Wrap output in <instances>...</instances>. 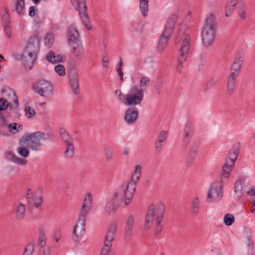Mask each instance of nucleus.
<instances>
[{
	"instance_id": "f257e3e1",
	"label": "nucleus",
	"mask_w": 255,
	"mask_h": 255,
	"mask_svg": "<svg viewBox=\"0 0 255 255\" xmlns=\"http://www.w3.org/2000/svg\"><path fill=\"white\" fill-rule=\"evenodd\" d=\"M141 171V166L139 165H136L128 183L123 184L119 191L114 194L111 201L107 203L106 210L109 213L114 212L117 210L119 207L120 201L123 200L124 197L126 205H128L130 203L135 192L136 183L140 177Z\"/></svg>"
},
{
	"instance_id": "f8f14e48",
	"label": "nucleus",
	"mask_w": 255,
	"mask_h": 255,
	"mask_svg": "<svg viewBox=\"0 0 255 255\" xmlns=\"http://www.w3.org/2000/svg\"><path fill=\"white\" fill-rule=\"evenodd\" d=\"M71 2L75 9L79 11V14L85 27L89 30L91 29L86 0H71Z\"/></svg>"
},
{
	"instance_id": "603ef678",
	"label": "nucleus",
	"mask_w": 255,
	"mask_h": 255,
	"mask_svg": "<svg viewBox=\"0 0 255 255\" xmlns=\"http://www.w3.org/2000/svg\"><path fill=\"white\" fill-rule=\"evenodd\" d=\"M196 157V153H194L193 154V153H190V152H188V157H187V159H186L187 163L189 165H190L193 162V161H194Z\"/></svg>"
},
{
	"instance_id": "338daca9",
	"label": "nucleus",
	"mask_w": 255,
	"mask_h": 255,
	"mask_svg": "<svg viewBox=\"0 0 255 255\" xmlns=\"http://www.w3.org/2000/svg\"><path fill=\"white\" fill-rule=\"evenodd\" d=\"M247 193L250 196L255 195V188H253L248 191Z\"/></svg>"
},
{
	"instance_id": "f03ea898",
	"label": "nucleus",
	"mask_w": 255,
	"mask_h": 255,
	"mask_svg": "<svg viewBox=\"0 0 255 255\" xmlns=\"http://www.w3.org/2000/svg\"><path fill=\"white\" fill-rule=\"evenodd\" d=\"M49 139L54 141L55 136L52 131L45 133L40 131H35L31 133H25L19 139V144L23 145L28 142V148L33 151H40L42 150L43 143L41 140Z\"/></svg>"
},
{
	"instance_id": "09e8293b",
	"label": "nucleus",
	"mask_w": 255,
	"mask_h": 255,
	"mask_svg": "<svg viewBox=\"0 0 255 255\" xmlns=\"http://www.w3.org/2000/svg\"><path fill=\"white\" fill-rule=\"evenodd\" d=\"M45 58L49 62L53 64V60H55V53L52 51H49L46 54Z\"/></svg>"
},
{
	"instance_id": "c9c22d12",
	"label": "nucleus",
	"mask_w": 255,
	"mask_h": 255,
	"mask_svg": "<svg viewBox=\"0 0 255 255\" xmlns=\"http://www.w3.org/2000/svg\"><path fill=\"white\" fill-rule=\"evenodd\" d=\"M246 7V6L245 4L240 3L237 8L238 13L242 19H245L247 16Z\"/></svg>"
},
{
	"instance_id": "de8ad7c7",
	"label": "nucleus",
	"mask_w": 255,
	"mask_h": 255,
	"mask_svg": "<svg viewBox=\"0 0 255 255\" xmlns=\"http://www.w3.org/2000/svg\"><path fill=\"white\" fill-rule=\"evenodd\" d=\"M219 81L218 78L216 77H212L211 79L208 81L207 84L206 90H207L208 89L213 87L215 85H216Z\"/></svg>"
},
{
	"instance_id": "e433bc0d",
	"label": "nucleus",
	"mask_w": 255,
	"mask_h": 255,
	"mask_svg": "<svg viewBox=\"0 0 255 255\" xmlns=\"http://www.w3.org/2000/svg\"><path fill=\"white\" fill-rule=\"evenodd\" d=\"M34 251V245L33 243H29L25 247L22 255H33Z\"/></svg>"
},
{
	"instance_id": "bb28decb",
	"label": "nucleus",
	"mask_w": 255,
	"mask_h": 255,
	"mask_svg": "<svg viewBox=\"0 0 255 255\" xmlns=\"http://www.w3.org/2000/svg\"><path fill=\"white\" fill-rule=\"evenodd\" d=\"M165 209V208L163 203H159L157 205L155 214V221L161 223L164 214Z\"/></svg>"
},
{
	"instance_id": "20e7f679",
	"label": "nucleus",
	"mask_w": 255,
	"mask_h": 255,
	"mask_svg": "<svg viewBox=\"0 0 255 255\" xmlns=\"http://www.w3.org/2000/svg\"><path fill=\"white\" fill-rule=\"evenodd\" d=\"M181 40L182 41L177 57V70L179 72L181 71L183 68V63L186 61L189 54L191 45L190 35L179 31L176 36V43H177Z\"/></svg>"
},
{
	"instance_id": "c756f323",
	"label": "nucleus",
	"mask_w": 255,
	"mask_h": 255,
	"mask_svg": "<svg viewBox=\"0 0 255 255\" xmlns=\"http://www.w3.org/2000/svg\"><path fill=\"white\" fill-rule=\"evenodd\" d=\"M66 145V149L64 152V157L68 158H72L73 157L75 147L73 142L65 144Z\"/></svg>"
},
{
	"instance_id": "69168bd1",
	"label": "nucleus",
	"mask_w": 255,
	"mask_h": 255,
	"mask_svg": "<svg viewBox=\"0 0 255 255\" xmlns=\"http://www.w3.org/2000/svg\"><path fill=\"white\" fill-rule=\"evenodd\" d=\"M122 66H123L122 59L121 58H120V62L118 64V67L117 68V71L118 73H121L123 72L122 69Z\"/></svg>"
},
{
	"instance_id": "f3484780",
	"label": "nucleus",
	"mask_w": 255,
	"mask_h": 255,
	"mask_svg": "<svg viewBox=\"0 0 255 255\" xmlns=\"http://www.w3.org/2000/svg\"><path fill=\"white\" fill-rule=\"evenodd\" d=\"M168 136L167 132L164 130L161 131L155 141V154H159L162 150L163 146L166 143Z\"/></svg>"
},
{
	"instance_id": "a878e982",
	"label": "nucleus",
	"mask_w": 255,
	"mask_h": 255,
	"mask_svg": "<svg viewBox=\"0 0 255 255\" xmlns=\"http://www.w3.org/2000/svg\"><path fill=\"white\" fill-rule=\"evenodd\" d=\"M239 0H229L225 7V16H230L234 11Z\"/></svg>"
},
{
	"instance_id": "b1692460",
	"label": "nucleus",
	"mask_w": 255,
	"mask_h": 255,
	"mask_svg": "<svg viewBox=\"0 0 255 255\" xmlns=\"http://www.w3.org/2000/svg\"><path fill=\"white\" fill-rule=\"evenodd\" d=\"M70 46L72 47V53L77 58L81 59L84 52L82 43L75 44Z\"/></svg>"
},
{
	"instance_id": "13d9d810",
	"label": "nucleus",
	"mask_w": 255,
	"mask_h": 255,
	"mask_svg": "<svg viewBox=\"0 0 255 255\" xmlns=\"http://www.w3.org/2000/svg\"><path fill=\"white\" fill-rule=\"evenodd\" d=\"M61 231L60 230H57L54 234V239L56 242H58L61 238Z\"/></svg>"
},
{
	"instance_id": "052dcab7",
	"label": "nucleus",
	"mask_w": 255,
	"mask_h": 255,
	"mask_svg": "<svg viewBox=\"0 0 255 255\" xmlns=\"http://www.w3.org/2000/svg\"><path fill=\"white\" fill-rule=\"evenodd\" d=\"M36 14V9H35V6H31L29 7V15L30 17H33Z\"/></svg>"
},
{
	"instance_id": "c03bdc74",
	"label": "nucleus",
	"mask_w": 255,
	"mask_h": 255,
	"mask_svg": "<svg viewBox=\"0 0 255 255\" xmlns=\"http://www.w3.org/2000/svg\"><path fill=\"white\" fill-rule=\"evenodd\" d=\"M103 67L105 71H107L109 68V59L108 58V53L105 52L102 57Z\"/></svg>"
},
{
	"instance_id": "9d476101",
	"label": "nucleus",
	"mask_w": 255,
	"mask_h": 255,
	"mask_svg": "<svg viewBox=\"0 0 255 255\" xmlns=\"http://www.w3.org/2000/svg\"><path fill=\"white\" fill-rule=\"evenodd\" d=\"M33 91L41 97L48 98L53 95V87L50 82L41 79L32 85Z\"/></svg>"
},
{
	"instance_id": "2eb2a0df",
	"label": "nucleus",
	"mask_w": 255,
	"mask_h": 255,
	"mask_svg": "<svg viewBox=\"0 0 255 255\" xmlns=\"http://www.w3.org/2000/svg\"><path fill=\"white\" fill-rule=\"evenodd\" d=\"M67 37L70 45L81 43L80 39L79 33L78 30L73 26H70L67 30Z\"/></svg>"
},
{
	"instance_id": "4be33fe9",
	"label": "nucleus",
	"mask_w": 255,
	"mask_h": 255,
	"mask_svg": "<svg viewBox=\"0 0 255 255\" xmlns=\"http://www.w3.org/2000/svg\"><path fill=\"white\" fill-rule=\"evenodd\" d=\"M133 223V217L132 216H129L125 227L126 231L125 236L126 240L127 241H129L131 238Z\"/></svg>"
},
{
	"instance_id": "bf43d9fd",
	"label": "nucleus",
	"mask_w": 255,
	"mask_h": 255,
	"mask_svg": "<svg viewBox=\"0 0 255 255\" xmlns=\"http://www.w3.org/2000/svg\"><path fill=\"white\" fill-rule=\"evenodd\" d=\"M39 252H42L43 255H50V251L49 248L43 247L42 249L39 248Z\"/></svg>"
},
{
	"instance_id": "0e129e2a",
	"label": "nucleus",
	"mask_w": 255,
	"mask_h": 255,
	"mask_svg": "<svg viewBox=\"0 0 255 255\" xmlns=\"http://www.w3.org/2000/svg\"><path fill=\"white\" fill-rule=\"evenodd\" d=\"M26 198L28 200H31L33 198V193L30 189H28L27 190Z\"/></svg>"
},
{
	"instance_id": "ea45409f",
	"label": "nucleus",
	"mask_w": 255,
	"mask_h": 255,
	"mask_svg": "<svg viewBox=\"0 0 255 255\" xmlns=\"http://www.w3.org/2000/svg\"><path fill=\"white\" fill-rule=\"evenodd\" d=\"M149 78L148 77H142L140 81V88L139 89H144L145 92L146 87L149 84Z\"/></svg>"
},
{
	"instance_id": "8fccbe9b",
	"label": "nucleus",
	"mask_w": 255,
	"mask_h": 255,
	"mask_svg": "<svg viewBox=\"0 0 255 255\" xmlns=\"http://www.w3.org/2000/svg\"><path fill=\"white\" fill-rule=\"evenodd\" d=\"M53 41L52 34H47L44 38V43L47 46H50Z\"/></svg>"
},
{
	"instance_id": "72a5a7b5",
	"label": "nucleus",
	"mask_w": 255,
	"mask_h": 255,
	"mask_svg": "<svg viewBox=\"0 0 255 255\" xmlns=\"http://www.w3.org/2000/svg\"><path fill=\"white\" fill-rule=\"evenodd\" d=\"M7 128L10 132L15 134L22 130V125L14 123L10 124Z\"/></svg>"
},
{
	"instance_id": "5fc2aeb1",
	"label": "nucleus",
	"mask_w": 255,
	"mask_h": 255,
	"mask_svg": "<svg viewBox=\"0 0 255 255\" xmlns=\"http://www.w3.org/2000/svg\"><path fill=\"white\" fill-rule=\"evenodd\" d=\"M43 199L42 196H40L38 198L35 199L34 202V206L36 208H39L42 204Z\"/></svg>"
},
{
	"instance_id": "0eeeda50",
	"label": "nucleus",
	"mask_w": 255,
	"mask_h": 255,
	"mask_svg": "<svg viewBox=\"0 0 255 255\" xmlns=\"http://www.w3.org/2000/svg\"><path fill=\"white\" fill-rule=\"evenodd\" d=\"M178 17V15L174 13L167 19L164 30L159 37L158 44L157 46V50L158 52H162L165 49Z\"/></svg>"
},
{
	"instance_id": "473e14b6",
	"label": "nucleus",
	"mask_w": 255,
	"mask_h": 255,
	"mask_svg": "<svg viewBox=\"0 0 255 255\" xmlns=\"http://www.w3.org/2000/svg\"><path fill=\"white\" fill-rule=\"evenodd\" d=\"M234 192L236 194H238V196L239 198L242 197L244 195V193L243 192V184L241 180H237L234 185Z\"/></svg>"
},
{
	"instance_id": "a19ab883",
	"label": "nucleus",
	"mask_w": 255,
	"mask_h": 255,
	"mask_svg": "<svg viewBox=\"0 0 255 255\" xmlns=\"http://www.w3.org/2000/svg\"><path fill=\"white\" fill-rule=\"evenodd\" d=\"M17 151L20 156L24 158L27 157L29 155L28 149L25 147H19L17 148Z\"/></svg>"
},
{
	"instance_id": "a18cd8bd",
	"label": "nucleus",
	"mask_w": 255,
	"mask_h": 255,
	"mask_svg": "<svg viewBox=\"0 0 255 255\" xmlns=\"http://www.w3.org/2000/svg\"><path fill=\"white\" fill-rule=\"evenodd\" d=\"M0 119L1 120V122H0V123L6 130L10 124H9L8 121L6 120L5 118H4L3 114L1 112H0Z\"/></svg>"
},
{
	"instance_id": "864d4df0",
	"label": "nucleus",
	"mask_w": 255,
	"mask_h": 255,
	"mask_svg": "<svg viewBox=\"0 0 255 255\" xmlns=\"http://www.w3.org/2000/svg\"><path fill=\"white\" fill-rule=\"evenodd\" d=\"M4 30L6 36L9 38L11 36V27L9 24H5L4 25Z\"/></svg>"
},
{
	"instance_id": "680f3d73",
	"label": "nucleus",
	"mask_w": 255,
	"mask_h": 255,
	"mask_svg": "<svg viewBox=\"0 0 255 255\" xmlns=\"http://www.w3.org/2000/svg\"><path fill=\"white\" fill-rule=\"evenodd\" d=\"M162 227H156L154 232V235L155 237H158L161 233Z\"/></svg>"
},
{
	"instance_id": "7ed1b4c3",
	"label": "nucleus",
	"mask_w": 255,
	"mask_h": 255,
	"mask_svg": "<svg viewBox=\"0 0 255 255\" xmlns=\"http://www.w3.org/2000/svg\"><path fill=\"white\" fill-rule=\"evenodd\" d=\"M92 206V195L90 193H88L85 197L80 215L73 231L72 240L74 242H79L85 233L86 217L87 213L90 212Z\"/></svg>"
},
{
	"instance_id": "393cba45",
	"label": "nucleus",
	"mask_w": 255,
	"mask_h": 255,
	"mask_svg": "<svg viewBox=\"0 0 255 255\" xmlns=\"http://www.w3.org/2000/svg\"><path fill=\"white\" fill-rule=\"evenodd\" d=\"M25 215V208L22 203H19L17 206L15 213V216L18 221H22Z\"/></svg>"
},
{
	"instance_id": "cd10ccee",
	"label": "nucleus",
	"mask_w": 255,
	"mask_h": 255,
	"mask_svg": "<svg viewBox=\"0 0 255 255\" xmlns=\"http://www.w3.org/2000/svg\"><path fill=\"white\" fill-rule=\"evenodd\" d=\"M237 78L231 76H229L227 83V94L229 96L232 95L234 92Z\"/></svg>"
},
{
	"instance_id": "ddd939ff",
	"label": "nucleus",
	"mask_w": 255,
	"mask_h": 255,
	"mask_svg": "<svg viewBox=\"0 0 255 255\" xmlns=\"http://www.w3.org/2000/svg\"><path fill=\"white\" fill-rule=\"evenodd\" d=\"M223 197V187L218 181L213 182L208 191L207 201L208 202L219 201Z\"/></svg>"
},
{
	"instance_id": "c85d7f7f",
	"label": "nucleus",
	"mask_w": 255,
	"mask_h": 255,
	"mask_svg": "<svg viewBox=\"0 0 255 255\" xmlns=\"http://www.w3.org/2000/svg\"><path fill=\"white\" fill-rule=\"evenodd\" d=\"M58 131L61 140L65 144L73 142L72 138L66 129L61 128L59 129Z\"/></svg>"
},
{
	"instance_id": "e2e57ef3",
	"label": "nucleus",
	"mask_w": 255,
	"mask_h": 255,
	"mask_svg": "<svg viewBox=\"0 0 255 255\" xmlns=\"http://www.w3.org/2000/svg\"><path fill=\"white\" fill-rule=\"evenodd\" d=\"M6 130L4 128L2 125L0 123V135L5 136L7 134L6 133Z\"/></svg>"
},
{
	"instance_id": "5701e85b",
	"label": "nucleus",
	"mask_w": 255,
	"mask_h": 255,
	"mask_svg": "<svg viewBox=\"0 0 255 255\" xmlns=\"http://www.w3.org/2000/svg\"><path fill=\"white\" fill-rule=\"evenodd\" d=\"M25 0H12L14 4V9L12 10L16 11V13L19 15H23L25 10Z\"/></svg>"
},
{
	"instance_id": "2f4dec72",
	"label": "nucleus",
	"mask_w": 255,
	"mask_h": 255,
	"mask_svg": "<svg viewBox=\"0 0 255 255\" xmlns=\"http://www.w3.org/2000/svg\"><path fill=\"white\" fill-rule=\"evenodd\" d=\"M148 1L149 0H139L140 9L144 17H146L148 12Z\"/></svg>"
},
{
	"instance_id": "4d7b16f0",
	"label": "nucleus",
	"mask_w": 255,
	"mask_h": 255,
	"mask_svg": "<svg viewBox=\"0 0 255 255\" xmlns=\"http://www.w3.org/2000/svg\"><path fill=\"white\" fill-rule=\"evenodd\" d=\"M105 155L106 157V159L107 160H110L112 158V152L108 148H106L105 149Z\"/></svg>"
},
{
	"instance_id": "774afa93",
	"label": "nucleus",
	"mask_w": 255,
	"mask_h": 255,
	"mask_svg": "<svg viewBox=\"0 0 255 255\" xmlns=\"http://www.w3.org/2000/svg\"><path fill=\"white\" fill-rule=\"evenodd\" d=\"M129 153V149L127 148H125L124 149V151L123 152V154L125 156L128 155Z\"/></svg>"
},
{
	"instance_id": "9b49d317",
	"label": "nucleus",
	"mask_w": 255,
	"mask_h": 255,
	"mask_svg": "<svg viewBox=\"0 0 255 255\" xmlns=\"http://www.w3.org/2000/svg\"><path fill=\"white\" fill-rule=\"evenodd\" d=\"M1 93H5L4 96L7 97L8 99L12 100L15 105L14 107L10 103H9L7 100L4 98L0 99V112L6 110L9 107L10 109H15L18 106V100L15 93L11 89L5 90L2 89Z\"/></svg>"
},
{
	"instance_id": "1a4fd4ad",
	"label": "nucleus",
	"mask_w": 255,
	"mask_h": 255,
	"mask_svg": "<svg viewBox=\"0 0 255 255\" xmlns=\"http://www.w3.org/2000/svg\"><path fill=\"white\" fill-rule=\"evenodd\" d=\"M144 89H139L137 86L132 87L126 98L122 99L121 96L125 97L121 91H120L119 98L123 103L128 106L140 105L143 99Z\"/></svg>"
},
{
	"instance_id": "79ce46f5",
	"label": "nucleus",
	"mask_w": 255,
	"mask_h": 255,
	"mask_svg": "<svg viewBox=\"0 0 255 255\" xmlns=\"http://www.w3.org/2000/svg\"><path fill=\"white\" fill-rule=\"evenodd\" d=\"M200 143L199 140H197L195 141H194L192 144H191V146L189 150V152L197 154L198 149L200 146Z\"/></svg>"
},
{
	"instance_id": "412c9836",
	"label": "nucleus",
	"mask_w": 255,
	"mask_h": 255,
	"mask_svg": "<svg viewBox=\"0 0 255 255\" xmlns=\"http://www.w3.org/2000/svg\"><path fill=\"white\" fill-rule=\"evenodd\" d=\"M154 206L153 204L149 206L145 219V227L149 229L154 220Z\"/></svg>"
},
{
	"instance_id": "dca6fc26",
	"label": "nucleus",
	"mask_w": 255,
	"mask_h": 255,
	"mask_svg": "<svg viewBox=\"0 0 255 255\" xmlns=\"http://www.w3.org/2000/svg\"><path fill=\"white\" fill-rule=\"evenodd\" d=\"M243 60L244 58L241 55L238 54L236 56L231 68V72L229 76L235 77H238L243 64Z\"/></svg>"
},
{
	"instance_id": "37998d69",
	"label": "nucleus",
	"mask_w": 255,
	"mask_h": 255,
	"mask_svg": "<svg viewBox=\"0 0 255 255\" xmlns=\"http://www.w3.org/2000/svg\"><path fill=\"white\" fill-rule=\"evenodd\" d=\"M55 71L60 76H63L65 75V69L62 65H57L55 68Z\"/></svg>"
},
{
	"instance_id": "58836bf2",
	"label": "nucleus",
	"mask_w": 255,
	"mask_h": 255,
	"mask_svg": "<svg viewBox=\"0 0 255 255\" xmlns=\"http://www.w3.org/2000/svg\"><path fill=\"white\" fill-rule=\"evenodd\" d=\"M199 211V199L196 197L192 200L191 212L194 214H197Z\"/></svg>"
},
{
	"instance_id": "423d86ee",
	"label": "nucleus",
	"mask_w": 255,
	"mask_h": 255,
	"mask_svg": "<svg viewBox=\"0 0 255 255\" xmlns=\"http://www.w3.org/2000/svg\"><path fill=\"white\" fill-rule=\"evenodd\" d=\"M240 147V142H237L230 150L228 156L225 158V163L222 168V177L227 178L230 176V172L233 169L239 155Z\"/></svg>"
},
{
	"instance_id": "aec40b11",
	"label": "nucleus",
	"mask_w": 255,
	"mask_h": 255,
	"mask_svg": "<svg viewBox=\"0 0 255 255\" xmlns=\"http://www.w3.org/2000/svg\"><path fill=\"white\" fill-rule=\"evenodd\" d=\"M71 88L75 95H79V83L77 74L74 72L69 76Z\"/></svg>"
},
{
	"instance_id": "a211bd4d",
	"label": "nucleus",
	"mask_w": 255,
	"mask_h": 255,
	"mask_svg": "<svg viewBox=\"0 0 255 255\" xmlns=\"http://www.w3.org/2000/svg\"><path fill=\"white\" fill-rule=\"evenodd\" d=\"M138 116L137 109L134 107H130L126 111L125 120L127 124H132L136 121Z\"/></svg>"
},
{
	"instance_id": "7c9ffc66",
	"label": "nucleus",
	"mask_w": 255,
	"mask_h": 255,
	"mask_svg": "<svg viewBox=\"0 0 255 255\" xmlns=\"http://www.w3.org/2000/svg\"><path fill=\"white\" fill-rule=\"evenodd\" d=\"M7 155L8 159L10 161L18 164L24 165L27 163V160L26 159L17 156L11 152H8L7 153Z\"/></svg>"
},
{
	"instance_id": "3c124183",
	"label": "nucleus",
	"mask_w": 255,
	"mask_h": 255,
	"mask_svg": "<svg viewBox=\"0 0 255 255\" xmlns=\"http://www.w3.org/2000/svg\"><path fill=\"white\" fill-rule=\"evenodd\" d=\"M248 247L249 250L248 255H252L253 254L254 249V243L251 237L248 238Z\"/></svg>"
},
{
	"instance_id": "4c0bfd02",
	"label": "nucleus",
	"mask_w": 255,
	"mask_h": 255,
	"mask_svg": "<svg viewBox=\"0 0 255 255\" xmlns=\"http://www.w3.org/2000/svg\"><path fill=\"white\" fill-rule=\"evenodd\" d=\"M235 222V218L232 214H226L224 218V224L227 226L232 225Z\"/></svg>"
},
{
	"instance_id": "6ab92c4d",
	"label": "nucleus",
	"mask_w": 255,
	"mask_h": 255,
	"mask_svg": "<svg viewBox=\"0 0 255 255\" xmlns=\"http://www.w3.org/2000/svg\"><path fill=\"white\" fill-rule=\"evenodd\" d=\"M193 127L191 122H188L184 129V134L183 137V143L185 146H186L189 143L190 140L193 136Z\"/></svg>"
},
{
	"instance_id": "6e6552de",
	"label": "nucleus",
	"mask_w": 255,
	"mask_h": 255,
	"mask_svg": "<svg viewBox=\"0 0 255 255\" xmlns=\"http://www.w3.org/2000/svg\"><path fill=\"white\" fill-rule=\"evenodd\" d=\"M39 50V40L37 36L31 37L29 39L25 52L28 54L30 61H25L24 65L26 69L31 70L34 66V63L37 59V53Z\"/></svg>"
},
{
	"instance_id": "39448f33",
	"label": "nucleus",
	"mask_w": 255,
	"mask_h": 255,
	"mask_svg": "<svg viewBox=\"0 0 255 255\" xmlns=\"http://www.w3.org/2000/svg\"><path fill=\"white\" fill-rule=\"evenodd\" d=\"M216 25L217 22L215 16L212 13L207 15L202 31V40L205 46L208 47L213 43L215 36Z\"/></svg>"
},
{
	"instance_id": "f704fd0d",
	"label": "nucleus",
	"mask_w": 255,
	"mask_h": 255,
	"mask_svg": "<svg viewBox=\"0 0 255 255\" xmlns=\"http://www.w3.org/2000/svg\"><path fill=\"white\" fill-rule=\"evenodd\" d=\"M45 235L43 230H39V237L38 241V246L39 248L42 249L45 246Z\"/></svg>"
},
{
	"instance_id": "49530a36",
	"label": "nucleus",
	"mask_w": 255,
	"mask_h": 255,
	"mask_svg": "<svg viewBox=\"0 0 255 255\" xmlns=\"http://www.w3.org/2000/svg\"><path fill=\"white\" fill-rule=\"evenodd\" d=\"M25 115L27 118H32L33 116L35 114V112L30 107H26L25 108Z\"/></svg>"
},
{
	"instance_id": "4468645a",
	"label": "nucleus",
	"mask_w": 255,
	"mask_h": 255,
	"mask_svg": "<svg viewBox=\"0 0 255 255\" xmlns=\"http://www.w3.org/2000/svg\"><path fill=\"white\" fill-rule=\"evenodd\" d=\"M117 230L115 223H112L108 229V233L105 237L104 247L101 252V255H110L112 242L115 238V234Z\"/></svg>"
},
{
	"instance_id": "6e6d98bb",
	"label": "nucleus",
	"mask_w": 255,
	"mask_h": 255,
	"mask_svg": "<svg viewBox=\"0 0 255 255\" xmlns=\"http://www.w3.org/2000/svg\"><path fill=\"white\" fill-rule=\"evenodd\" d=\"M63 58H66L65 56L62 54H58L57 55H55V60H53V64L60 63L63 62Z\"/></svg>"
}]
</instances>
